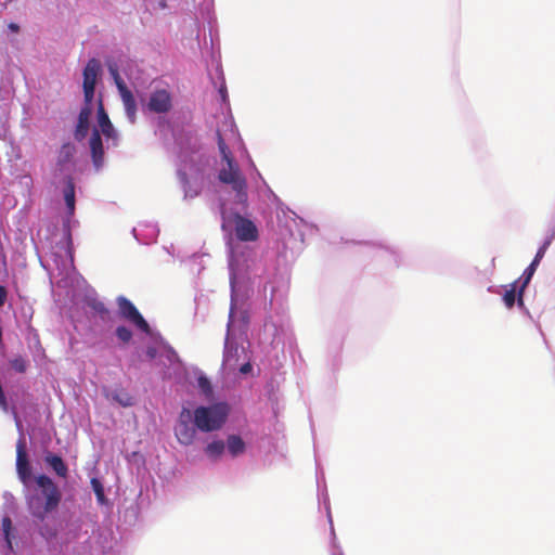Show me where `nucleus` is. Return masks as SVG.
I'll return each mask as SVG.
<instances>
[{
	"label": "nucleus",
	"instance_id": "nucleus-1",
	"mask_svg": "<svg viewBox=\"0 0 555 555\" xmlns=\"http://www.w3.org/2000/svg\"><path fill=\"white\" fill-rule=\"evenodd\" d=\"M217 139L222 160L227 164L225 167L219 170L218 179L220 182L231 185V189L235 192L236 203L245 205L248 201L247 181L241 172L237 163L232 157L231 151L225 144L220 131H217Z\"/></svg>",
	"mask_w": 555,
	"mask_h": 555
},
{
	"label": "nucleus",
	"instance_id": "nucleus-2",
	"mask_svg": "<svg viewBox=\"0 0 555 555\" xmlns=\"http://www.w3.org/2000/svg\"><path fill=\"white\" fill-rule=\"evenodd\" d=\"M41 495L34 494L28 498L27 505L31 515L43 521L47 515L57 508L62 500V493L54 481L47 475H39L36 478Z\"/></svg>",
	"mask_w": 555,
	"mask_h": 555
},
{
	"label": "nucleus",
	"instance_id": "nucleus-3",
	"mask_svg": "<svg viewBox=\"0 0 555 555\" xmlns=\"http://www.w3.org/2000/svg\"><path fill=\"white\" fill-rule=\"evenodd\" d=\"M194 425L204 433L220 429L229 415L227 403H215L209 406H198L192 413Z\"/></svg>",
	"mask_w": 555,
	"mask_h": 555
},
{
	"label": "nucleus",
	"instance_id": "nucleus-4",
	"mask_svg": "<svg viewBox=\"0 0 555 555\" xmlns=\"http://www.w3.org/2000/svg\"><path fill=\"white\" fill-rule=\"evenodd\" d=\"M193 418L191 410L182 408L177 425L175 427V435L178 441L183 446H190L195 441L196 427L191 424Z\"/></svg>",
	"mask_w": 555,
	"mask_h": 555
},
{
	"label": "nucleus",
	"instance_id": "nucleus-5",
	"mask_svg": "<svg viewBox=\"0 0 555 555\" xmlns=\"http://www.w3.org/2000/svg\"><path fill=\"white\" fill-rule=\"evenodd\" d=\"M117 306L118 313L122 319L135 325L143 333L150 334L151 327L149 323L128 298L119 296L117 298Z\"/></svg>",
	"mask_w": 555,
	"mask_h": 555
},
{
	"label": "nucleus",
	"instance_id": "nucleus-6",
	"mask_svg": "<svg viewBox=\"0 0 555 555\" xmlns=\"http://www.w3.org/2000/svg\"><path fill=\"white\" fill-rule=\"evenodd\" d=\"M234 233L241 242H256L259 238V231L255 222L240 214H234Z\"/></svg>",
	"mask_w": 555,
	"mask_h": 555
},
{
	"label": "nucleus",
	"instance_id": "nucleus-7",
	"mask_svg": "<svg viewBox=\"0 0 555 555\" xmlns=\"http://www.w3.org/2000/svg\"><path fill=\"white\" fill-rule=\"evenodd\" d=\"M147 108L156 114L169 113L172 108L171 93L167 89H155L150 94Z\"/></svg>",
	"mask_w": 555,
	"mask_h": 555
},
{
	"label": "nucleus",
	"instance_id": "nucleus-8",
	"mask_svg": "<svg viewBox=\"0 0 555 555\" xmlns=\"http://www.w3.org/2000/svg\"><path fill=\"white\" fill-rule=\"evenodd\" d=\"M16 472L23 483H27L29 481L31 477V468L24 438H20L16 443Z\"/></svg>",
	"mask_w": 555,
	"mask_h": 555
},
{
	"label": "nucleus",
	"instance_id": "nucleus-9",
	"mask_svg": "<svg viewBox=\"0 0 555 555\" xmlns=\"http://www.w3.org/2000/svg\"><path fill=\"white\" fill-rule=\"evenodd\" d=\"M178 176L186 197L194 198L201 193L204 184V175L202 172H198L193 181H191L183 171H179Z\"/></svg>",
	"mask_w": 555,
	"mask_h": 555
},
{
	"label": "nucleus",
	"instance_id": "nucleus-10",
	"mask_svg": "<svg viewBox=\"0 0 555 555\" xmlns=\"http://www.w3.org/2000/svg\"><path fill=\"white\" fill-rule=\"evenodd\" d=\"M98 124L101 129V132L107 138V139H117V133L114 129L113 124L109 120V117L107 113L104 109L102 98L100 96L98 100Z\"/></svg>",
	"mask_w": 555,
	"mask_h": 555
},
{
	"label": "nucleus",
	"instance_id": "nucleus-11",
	"mask_svg": "<svg viewBox=\"0 0 555 555\" xmlns=\"http://www.w3.org/2000/svg\"><path fill=\"white\" fill-rule=\"evenodd\" d=\"M89 144H90L92 162H93L94 166L96 168H99L103 164L104 150H103L101 134L98 129H93Z\"/></svg>",
	"mask_w": 555,
	"mask_h": 555
},
{
	"label": "nucleus",
	"instance_id": "nucleus-12",
	"mask_svg": "<svg viewBox=\"0 0 555 555\" xmlns=\"http://www.w3.org/2000/svg\"><path fill=\"white\" fill-rule=\"evenodd\" d=\"M92 114V107H82L78 115V122L75 130V139L82 141L89 131V118Z\"/></svg>",
	"mask_w": 555,
	"mask_h": 555
},
{
	"label": "nucleus",
	"instance_id": "nucleus-13",
	"mask_svg": "<svg viewBox=\"0 0 555 555\" xmlns=\"http://www.w3.org/2000/svg\"><path fill=\"white\" fill-rule=\"evenodd\" d=\"M101 69L99 60L91 59L88 61L83 69V83L82 87H95L96 78Z\"/></svg>",
	"mask_w": 555,
	"mask_h": 555
},
{
	"label": "nucleus",
	"instance_id": "nucleus-14",
	"mask_svg": "<svg viewBox=\"0 0 555 555\" xmlns=\"http://www.w3.org/2000/svg\"><path fill=\"white\" fill-rule=\"evenodd\" d=\"M119 95L121 98L127 118L131 124H134L137 120V102L131 90L129 89Z\"/></svg>",
	"mask_w": 555,
	"mask_h": 555
},
{
	"label": "nucleus",
	"instance_id": "nucleus-15",
	"mask_svg": "<svg viewBox=\"0 0 555 555\" xmlns=\"http://www.w3.org/2000/svg\"><path fill=\"white\" fill-rule=\"evenodd\" d=\"M46 463L50 465L57 476L63 478L67 476L68 468L61 456L56 454H48L46 456Z\"/></svg>",
	"mask_w": 555,
	"mask_h": 555
},
{
	"label": "nucleus",
	"instance_id": "nucleus-16",
	"mask_svg": "<svg viewBox=\"0 0 555 555\" xmlns=\"http://www.w3.org/2000/svg\"><path fill=\"white\" fill-rule=\"evenodd\" d=\"M227 448L232 456H237L245 452V442L237 435H230L227 439Z\"/></svg>",
	"mask_w": 555,
	"mask_h": 555
},
{
	"label": "nucleus",
	"instance_id": "nucleus-17",
	"mask_svg": "<svg viewBox=\"0 0 555 555\" xmlns=\"http://www.w3.org/2000/svg\"><path fill=\"white\" fill-rule=\"evenodd\" d=\"M64 201L68 215L73 216L75 211V185L70 178L67 180L66 186L64 189Z\"/></svg>",
	"mask_w": 555,
	"mask_h": 555
},
{
	"label": "nucleus",
	"instance_id": "nucleus-18",
	"mask_svg": "<svg viewBox=\"0 0 555 555\" xmlns=\"http://www.w3.org/2000/svg\"><path fill=\"white\" fill-rule=\"evenodd\" d=\"M87 306L93 310L103 321L109 320V310L105 304L96 298H90L87 300Z\"/></svg>",
	"mask_w": 555,
	"mask_h": 555
},
{
	"label": "nucleus",
	"instance_id": "nucleus-19",
	"mask_svg": "<svg viewBox=\"0 0 555 555\" xmlns=\"http://www.w3.org/2000/svg\"><path fill=\"white\" fill-rule=\"evenodd\" d=\"M535 270H533V266H528L526 270L524 271V274L521 276V283L519 285L518 289V305H524V292L527 285L530 283Z\"/></svg>",
	"mask_w": 555,
	"mask_h": 555
},
{
	"label": "nucleus",
	"instance_id": "nucleus-20",
	"mask_svg": "<svg viewBox=\"0 0 555 555\" xmlns=\"http://www.w3.org/2000/svg\"><path fill=\"white\" fill-rule=\"evenodd\" d=\"M224 448L225 444L222 440H215L207 444L205 448V453L208 457L217 460L222 455Z\"/></svg>",
	"mask_w": 555,
	"mask_h": 555
},
{
	"label": "nucleus",
	"instance_id": "nucleus-21",
	"mask_svg": "<svg viewBox=\"0 0 555 555\" xmlns=\"http://www.w3.org/2000/svg\"><path fill=\"white\" fill-rule=\"evenodd\" d=\"M518 281H515L509 285V289L503 295V301L506 308L512 309L515 305L516 299L518 300Z\"/></svg>",
	"mask_w": 555,
	"mask_h": 555
},
{
	"label": "nucleus",
	"instance_id": "nucleus-22",
	"mask_svg": "<svg viewBox=\"0 0 555 555\" xmlns=\"http://www.w3.org/2000/svg\"><path fill=\"white\" fill-rule=\"evenodd\" d=\"M74 152H75V146L73 144H70V143L63 144L60 150L59 162L61 164L69 162L74 155Z\"/></svg>",
	"mask_w": 555,
	"mask_h": 555
},
{
	"label": "nucleus",
	"instance_id": "nucleus-23",
	"mask_svg": "<svg viewBox=\"0 0 555 555\" xmlns=\"http://www.w3.org/2000/svg\"><path fill=\"white\" fill-rule=\"evenodd\" d=\"M197 387L207 398L212 395L211 383L206 376H204V375L198 376Z\"/></svg>",
	"mask_w": 555,
	"mask_h": 555
},
{
	"label": "nucleus",
	"instance_id": "nucleus-24",
	"mask_svg": "<svg viewBox=\"0 0 555 555\" xmlns=\"http://www.w3.org/2000/svg\"><path fill=\"white\" fill-rule=\"evenodd\" d=\"M115 334L124 344H128L132 339V332L124 325L117 326Z\"/></svg>",
	"mask_w": 555,
	"mask_h": 555
},
{
	"label": "nucleus",
	"instance_id": "nucleus-25",
	"mask_svg": "<svg viewBox=\"0 0 555 555\" xmlns=\"http://www.w3.org/2000/svg\"><path fill=\"white\" fill-rule=\"evenodd\" d=\"M2 530H3L5 542L9 546V548L12 550V541H11L12 521H11L10 517H3Z\"/></svg>",
	"mask_w": 555,
	"mask_h": 555
},
{
	"label": "nucleus",
	"instance_id": "nucleus-26",
	"mask_svg": "<svg viewBox=\"0 0 555 555\" xmlns=\"http://www.w3.org/2000/svg\"><path fill=\"white\" fill-rule=\"evenodd\" d=\"M10 364H11L12 369H14L18 373H25L26 370H27V362L21 356L15 357L14 359H12L10 361Z\"/></svg>",
	"mask_w": 555,
	"mask_h": 555
},
{
	"label": "nucleus",
	"instance_id": "nucleus-27",
	"mask_svg": "<svg viewBox=\"0 0 555 555\" xmlns=\"http://www.w3.org/2000/svg\"><path fill=\"white\" fill-rule=\"evenodd\" d=\"M83 88V96L85 104L82 107H92V100L94 96L95 87H82Z\"/></svg>",
	"mask_w": 555,
	"mask_h": 555
},
{
	"label": "nucleus",
	"instance_id": "nucleus-28",
	"mask_svg": "<svg viewBox=\"0 0 555 555\" xmlns=\"http://www.w3.org/2000/svg\"><path fill=\"white\" fill-rule=\"evenodd\" d=\"M237 350H238L237 346H233L232 344H227L225 350H224V362L228 364H231Z\"/></svg>",
	"mask_w": 555,
	"mask_h": 555
},
{
	"label": "nucleus",
	"instance_id": "nucleus-29",
	"mask_svg": "<svg viewBox=\"0 0 555 555\" xmlns=\"http://www.w3.org/2000/svg\"><path fill=\"white\" fill-rule=\"evenodd\" d=\"M552 242V237L547 238L543 245L538 249L535 256H534V259H538L539 261L542 260V258L544 257L545 253H546V249L548 248L550 244Z\"/></svg>",
	"mask_w": 555,
	"mask_h": 555
},
{
	"label": "nucleus",
	"instance_id": "nucleus-30",
	"mask_svg": "<svg viewBox=\"0 0 555 555\" xmlns=\"http://www.w3.org/2000/svg\"><path fill=\"white\" fill-rule=\"evenodd\" d=\"M92 485L94 487V492L96 494L98 500L103 501L104 492H103L102 486L100 485V482L96 479H92Z\"/></svg>",
	"mask_w": 555,
	"mask_h": 555
},
{
	"label": "nucleus",
	"instance_id": "nucleus-31",
	"mask_svg": "<svg viewBox=\"0 0 555 555\" xmlns=\"http://www.w3.org/2000/svg\"><path fill=\"white\" fill-rule=\"evenodd\" d=\"M114 82L117 87L119 94L129 90V88L126 86L124 79L120 76L115 77Z\"/></svg>",
	"mask_w": 555,
	"mask_h": 555
},
{
	"label": "nucleus",
	"instance_id": "nucleus-32",
	"mask_svg": "<svg viewBox=\"0 0 555 555\" xmlns=\"http://www.w3.org/2000/svg\"><path fill=\"white\" fill-rule=\"evenodd\" d=\"M8 292L4 286L0 285V308L4 305L7 300Z\"/></svg>",
	"mask_w": 555,
	"mask_h": 555
},
{
	"label": "nucleus",
	"instance_id": "nucleus-33",
	"mask_svg": "<svg viewBox=\"0 0 555 555\" xmlns=\"http://www.w3.org/2000/svg\"><path fill=\"white\" fill-rule=\"evenodd\" d=\"M145 353L149 359H154L157 356V349L153 346H150L147 347Z\"/></svg>",
	"mask_w": 555,
	"mask_h": 555
},
{
	"label": "nucleus",
	"instance_id": "nucleus-34",
	"mask_svg": "<svg viewBox=\"0 0 555 555\" xmlns=\"http://www.w3.org/2000/svg\"><path fill=\"white\" fill-rule=\"evenodd\" d=\"M108 72H109L111 76L113 77V79H115V77H117V76H120L116 64L108 65Z\"/></svg>",
	"mask_w": 555,
	"mask_h": 555
},
{
	"label": "nucleus",
	"instance_id": "nucleus-35",
	"mask_svg": "<svg viewBox=\"0 0 555 555\" xmlns=\"http://www.w3.org/2000/svg\"><path fill=\"white\" fill-rule=\"evenodd\" d=\"M253 366L249 362L243 364L241 367H240V372L242 374H248L250 371H251Z\"/></svg>",
	"mask_w": 555,
	"mask_h": 555
},
{
	"label": "nucleus",
	"instance_id": "nucleus-36",
	"mask_svg": "<svg viewBox=\"0 0 555 555\" xmlns=\"http://www.w3.org/2000/svg\"><path fill=\"white\" fill-rule=\"evenodd\" d=\"M0 406L7 411L8 410V402L4 392L0 393Z\"/></svg>",
	"mask_w": 555,
	"mask_h": 555
},
{
	"label": "nucleus",
	"instance_id": "nucleus-37",
	"mask_svg": "<svg viewBox=\"0 0 555 555\" xmlns=\"http://www.w3.org/2000/svg\"><path fill=\"white\" fill-rule=\"evenodd\" d=\"M116 399L119 401V403H121L124 406H128V405H131L132 402H131V398L130 397H127L126 399L125 398H118L116 397Z\"/></svg>",
	"mask_w": 555,
	"mask_h": 555
},
{
	"label": "nucleus",
	"instance_id": "nucleus-38",
	"mask_svg": "<svg viewBox=\"0 0 555 555\" xmlns=\"http://www.w3.org/2000/svg\"><path fill=\"white\" fill-rule=\"evenodd\" d=\"M8 27L13 33H17L20 30V26L15 23H10Z\"/></svg>",
	"mask_w": 555,
	"mask_h": 555
},
{
	"label": "nucleus",
	"instance_id": "nucleus-39",
	"mask_svg": "<svg viewBox=\"0 0 555 555\" xmlns=\"http://www.w3.org/2000/svg\"><path fill=\"white\" fill-rule=\"evenodd\" d=\"M540 261L538 259H534L531 261V263L529 266H533V270H537L538 266H539Z\"/></svg>",
	"mask_w": 555,
	"mask_h": 555
},
{
	"label": "nucleus",
	"instance_id": "nucleus-40",
	"mask_svg": "<svg viewBox=\"0 0 555 555\" xmlns=\"http://www.w3.org/2000/svg\"><path fill=\"white\" fill-rule=\"evenodd\" d=\"M159 7H160L162 9L167 8V3H166V1H165V0L159 1Z\"/></svg>",
	"mask_w": 555,
	"mask_h": 555
}]
</instances>
